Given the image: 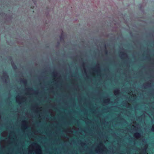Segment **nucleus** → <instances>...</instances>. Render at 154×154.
Masks as SVG:
<instances>
[{"label": "nucleus", "instance_id": "9b49d317", "mask_svg": "<svg viewBox=\"0 0 154 154\" xmlns=\"http://www.w3.org/2000/svg\"><path fill=\"white\" fill-rule=\"evenodd\" d=\"M11 64L13 68H14V69H16V66L14 64V62H11Z\"/></svg>", "mask_w": 154, "mask_h": 154}, {"label": "nucleus", "instance_id": "f03ea898", "mask_svg": "<svg viewBox=\"0 0 154 154\" xmlns=\"http://www.w3.org/2000/svg\"><path fill=\"white\" fill-rule=\"evenodd\" d=\"M106 150V148L102 143H100L99 145L95 149L96 152L98 154H102Z\"/></svg>", "mask_w": 154, "mask_h": 154}, {"label": "nucleus", "instance_id": "4468645a", "mask_svg": "<svg viewBox=\"0 0 154 154\" xmlns=\"http://www.w3.org/2000/svg\"><path fill=\"white\" fill-rule=\"evenodd\" d=\"M57 73L56 72H53V75L55 77L57 76Z\"/></svg>", "mask_w": 154, "mask_h": 154}, {"label": "nucleus", "instance_id": "dca6fc26", "mask_svg": "<svg viewBox=\"0 0 154 154\" xmlns=\"http://www.w3.org/2000/svg\"><path fill=\"white\" fill-rule=\"evenodd\" d=\"M142 142H143V143H144V142H146V140H145V139L142 140Z\"/></svg>", "mask_w": 154, "mask_h": 154}, {"label": "nucleus", "instance_id": "6e6552de", "mask_svg": "<svg viewBox=\"0 0 154 154\" xmlns=\"http://www.w3.org/2000/svg\"><path fill=\"white\" fill-rule=\"evenodd\" d=\"M8 134V133L7 131H5L1 134V135L3 137H6Z\"/></svg>", "mask_w": 154, "mask_h": 154}, {"label": "nucleus", "instance_id": "1a4fd4ad", "mask_svg": "<svg viewBox=\"0 0 154 154\" xmlns=\"http://www.w3.org/2000/svg\"><path fill=\"white\" fill-rule=\"evenodd\" d=\"M119 90L118 89L115 90L114 91V94L115 95H118L119 93Z\"/></svg>", "mask_w": 154, "mask_h": 154}, {"label": "nucleus", "instance_id": "f8f14e48", "mask_svg": "<svg viewBox=\"0 0 154 154\" xmlns=\"http://www.w3.org/2000/svg\"><path fill=\"white\" fill-rule=\"evenodd\" d=\"M61 35L60 36V40H61L63 38V31H61Z\"/></svg>", "mask_w": 154, "mask_h": 154}, {"label": "nucleus", "instance_id": "0eeeda50", "mask_svg": "<svg viewBox=\"0 0 154 154\" xmlns=\"http://www.w3.org/2000/svg\"><path fill=\"white\" fill-rule=\"evenodd\" d=\"M134 137L136 139H138L140 137V134L138 133H136L134 134Z\"/></svg>", "mask_w": 154, "mask_h": 154}, {"label": "nucleus", "instance_id": "7ed1b4c3", "mask_svg": "<svg viewBox=\"0 0 154 154\" xmlns=\"http://www.w3.org/2000/svg\"><path fill=\"white\" fill-rule=\"evenodd\" d=\"M144 148L143 149H138L137 150L138 151L140 152V154H148L146 153V150L147 148V145L146 143L144 144ZM135 154H136V153Z\"/></svg>", "mask_w": 154, "mask_h": 154}, {"label": "nucleus", "instance_id": "20e7f679", "mask_svg": "<svg viewBox=\"0 0 154 154\" xmlns=\"http://www.w3.org/2000/svg\"><path fill=\"white\" fill-rule=\"evenodd\" d=\"M21 127L22 130L23 131L28 128L27 122L26 121L24 120L22 122Z\"/></svg>", "mask_w": 154, "mask_h": 154}, {"label": "nucleus", "instance_id": "9d476101", "mask_svg": "<svg viewBox=\"0 0 154 154\" xmlns=\"http://www.w3.org/2000/svg\"><path fill=\"white\" fill-rule=\"evenodd\" d=\"M110 100L109 99H107L104 100V103H109Z\"/></svg>", "mask_w": 154, "mask_h": 154}, {"label": "nucleus", "instance_id": "423d86ee", "mask_svg": "<svg viewBox=\"0 0 154 154\" xmlns=\"http://www.w3.org/2000/svg\"><path fill=\"white\" fill-rule=\"evenodd\" d=\"M16 101L19 104H20L22 101V97L18 95L16 97Z\"/></svg>", "mask_w": 154, "mask_h": 154}, {"label": "nucleus", "instance_id": "39448f33", "mask_svg": "<svg viewBox=\"0 0 154 154\" xmlns=\"http://www.w3.org/2000/svg\"><path fill=\"white\" fill-rule=\"evenodd\" d=\"M8 78V76L7 73L5 72H3V76L2 79L4 80L5 82H6V80Z\"/></svg>", "mask_w": 154, "mask_h": 154}, {"label": "nucleus", "instance_id": "ddd939ff", "mask_svg": "<svg viewBox=\"0 0 154 154\" xmlns=\"http://www.w3.org/2000/svg\"><path fill=\"white\" fill-rule=\"evenodd\" d=\"M151 130L152 131H154V125H152Z\"/></svg>", "mask_w": 154, "mask_h": 154}, {"label": "nucleus", "instance_id": "f257e3e1", "mask_svg": "<svg viewBox=\"0 0 154 154\" xmlns=\"http://www.w3.org/2000/svg\"><path fill=\"white\" fill-rule=\"evenodd\" d=\"M35 151V154H41V147L37 143H33L30 144L29 148L28 154H31Z\"/></svg>", "mask_w": 154, "mask_h": 154}, {"label": "nucleus", "instance_id": "2eb2a0df", "mask_svg": "<svg viewBox=\"0 0 154 154\" xmlns=\"http://www.w3.org/2000/svg\"><path fill=\"white\" fill-rule=\"evenodd\" d=\"M23 82L24 83V84H26L27 83L26 81V80H23Z\"/></svg>", "mask_w": 154, "mask_h": 154}]
</instances>
